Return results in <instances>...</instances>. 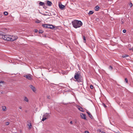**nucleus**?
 Wrapping results in <instances>:
<instances>
[{
  "label": "nucleus",
  "mask_w": 133,
  "mask_h": 133,
  "mask_svg": "<svg viewBox=\"0 0 133 133\" xmlns=\"http://www.w3.org/2000/svg\"><path fill=\"white\" fill-rule=\"evenodd\" d=\"M19 108L20 109H22V107H19Z\"/></svg>",
  "instance_id": "nucleus-38"
},
{
  "label": "nucleus",
  "mask_w": 133,
  "mask_h": 133,
  "mask_svg": "<svg viewBox=\"0 0 133 133\" xmlns=\"http://www.w3.org/2000/svg\"><path fill=\"white\" fill-rule=\"evenodd\" d=\"M74 77L76 80L75 81H77L78 82H82L83 81V77L81 76V73L79 71L75 73Z\"/></svg>",
  "instance_id": "nucleus-1"
},
{
  "label": "nucleus",
  "mask_w": 133,
  "mask_h": 133,
  "mask_svg": "<svg viewBox=\"0 0 133 133\" xmlns=\"http://www.w3.org/2000/svg\"><path fill=\"white\" fill-rule=\"evenodd\" d=\"M125 82L126 83H128V79H127V78H125Z\"/></svg>",
  "instance_id": "nucleus-29"
},
{
  "label": "nucleus",
  "mask_w": 133,
  "mask_h": 133,
  "mask_svg": "<svg viewBox=\"0 0 133 133\" xmlns=\"http://www.w3.org/2000/svg\"><path fill=\"white\" fill-rule=\"evenodd\" d=\"M123 23V22H122V24Z\"/></svg>",
  "instance_id": "nucleus-43"
},
{
  "label": "nucleus",
  "mask_w": 133,
  "mask_h": 133,
  "mask_svg": "<svg viewBox=\"0 0 133 133\" xmlns=\"http://www.w3.org/2000/svg\"><path fill=\"white\" fill-rule=\"evenodd\" d=\"M54 28V26L52 25H48V28L50 29H53Z\"/></svg>",
  "instance_id": "nucleus-10"
},
{
  "label": "nucleus",
  "mask_w": 133,
  "mask_h": 133,
  "mask_svg": "<svg viewBox=\"0 0 133 133\" xmlns=\"http://www.w3.org/2000/svg\"><path fill=\"white\" fill-rule=\"evenodd\" d=\"M29 87L35 93L36 92V88L34 86L32 85H30Z\"/></svg>",
  "instance_id": "nucleus-5"
},
{
  "label": "nucleus",
  "mask_w": 133,
  "mask_h": 133,
  "mask_svg": "<svg viewBox=\"0 0 133 133\" xmlns=\"http://www.w3.org/2000/svg\"><path fill=\"white\" fill-rule=\"evenodd\" d=\"M24 101L26 102H28L29 101V100L26 96H24Z\"/></svg>",
  "instance_id": "nucleus-12"
},
{
  "label": "nucleus",
  "mask_w": 133,
  "mask_h": 133,
  "mask_svg": "<svg viewBox=\"0 0 133 133\" xmlns=\"http://www.w3.org/2000/svg\"><path fill=\"white\" fill-rule=\"evenodd\" d=\"M122 57L123 58H125L126 57H129V56L128 55H125L122 56Z\"/></svg>",
  "instance_id": "nucleus-19"
},
{
  "label": "nucleus",
  "mask_w": 133,
  "mask_h": 133,
  "mask_svg": "<svg viewBox=\"0 0 133 133\" xmlns=\"http://www.w3.org/2000/svg\"><path fill=\"white\" fill-rule=\"evenodd\" d=\"M28 126L29 127V128H31V123H30V124L28 125Z\"/></svg>",
  "instance_id": "nucleus-25"
},
{
  "label": "nucleus",
  "mask_w": 133,
  "mask_h": 133,
  "mask_svg": "<svg viewBox=\"0 0 133 133\" xmlns=\"http://www.w3.org/2000/svg\"><path fill=\"white\" fill-rule=\"evenodd\" d=\"M42 14L43 15H46Z\"/></svg>",
  "instance_id": "nucleus-41"
},
{
  "label": "nucleus",
  "mask_w": 133,
  "mask_h": 133,
  "mask_svg": "<svg viewBox=\"0 0 133 133\" xmlns=\"http://www.w3.org/2000/svg\"><path fill=\"white\" fill-rule=\"evenodd\" d=\"M2 110L3 111H5L6 110V107L5 106H3L2 107Z\"/></svg>",
  "instance_id": "nucleus-18"
},
{
  "label": "nucleus",
  "mask_w": 133,
  "mask_h": 133,
  "mask_svg": "<svg viewBox=\"0 0 133 133\" xmlns=\"http://www.w3.org/2000/svg\"><path fill=\"white\" fill-rule=\"evenodd\" d=\"M32 75L30 74L26 75L24 76V77L28 79H31L32 78Z\"/></svg>",
  "instance_id": "nucleus-6"
},
{
  "label": "nucleus",
  "mask_w": 133,
  "mask_h": 133,
  "mask_svg": "<svg viewBox=\"0 0 133 133\" xmlns=\"http://www.w3.org/2000/svg\"><path fill=\"white\" fill-rule=\"evenodd\" d=\"M34 31L35 32H38V30L36 29H35L34 30Z\"/></svg>",
  "instance_id": "nucleus-33"
},
{
  "label": "nucleus",
  "mask_w": 133,
  "mask_h": 133,
  "mask_svg": "<svg viewBox=\"0 0 133 133\" xmlns=\"http://www.w3.org/2000/svg\"><path fill=\"white\" fill-rule=\"evenodd\" d=\"M87 112V114H88V115H89V114H90V112Z\"/></svg>",
  "instance_id": "nucleus-37"
},
{
  "label": "nucleus",
  "mask_w": 133,
  "mask_h": 133,
  "mask_svg": "<svg viewBox=\"0 0 133 133\" xmlns=\"http://www.w3.org/2000/svg\"><path fill=\"white\" fill-rule=\"evenodd\" d=\"M47 3L48 5L49 6H51L52 4L51 2L49 1H47Z\"/></svg>",
  "instance_id": "nucleus-9"
},
{
  "label": "nucleus",
  "mask_w": 133,
  "mask_h": 133,
  "mask_svg": "<svg viewBox=\"0 0 133 133\" xmlns=\"http://www.w3.org/2000/svg\"><path fill=\"white\" fill-rule=\"evenodd\" d=\"M132 4L131 3H130L129 4V5L130 6V7H131L132 6Z\"/></svg>",
  "instance_id": "nucleus-31"
},
{
  "label": "nucleus",
  "mask_w": 133,
  "mask_h": 133,
  "mask_svg": "<svg viewBox=\"0 0 133 133\" xmlns=\"http://www.w3.org/2000/svg\"><path fill=\"white\" fill-rule=\"evenodd\" d=\"M95 10L97 11L98 10L99 7L98 6H96L95 7Z\"/></svg>",
  "instance_id": "nucleus-16"
},
{
  "label": "nucleus",
  "mask_w": 133,
  "mask_h": 133,
  "mask_svg": "<svg viewBox=\"0 0 133 133\" xmlns=\"http://www.w3.org/2000/svg\"><path fill=\"white\" fill-rule=\"evenodd\" d=\"M50 115L49 113H46L44 114L43 116V118L42 119V121H44L49 117Z\"/></svg>",
  "instance_id": "nucleus-4"
},
{
  "label": "nucleus",
  "mask_w": 133,
  "mask_h": 133,
  "mask_svg": "<svg viewBox=\"0 0 133 133\" xmlns=\"http://www.w3.org/2000/svg\"><path fill=\"white\" fill-rule=\"evenodd\" d=\"M36 22L37 23H39L41 22V21L38 19H37L36 21Z\"/></svg>",
  "instance_id": "nucleus-20"
},
{
  "label": "nucleus",
  "mask_w": 133,
  "mask_h": 133,
  "mask_svg": "<svg viewBox=\"0 0 133 133\" xmlns=\"http://www.w3.org/2000/svg\"><path fill=\"white\" fill-rule=\"evenodd\" d=\"M80 116L82 118L85 119H86L85 115L84 114L81 113L80 114Z\"/></svg>",
  "instance_id": "nucleus-8"
},
{
  "label": "nucleus",
  "mask_w": 133,
  "mask_h": 133,
  "mask_svg": "<svg viewBox=\"0 0 133 133\" xmlns=\"http://www.w3.org/2000/svg\"><path fill=\"white\" fill-rule=\"evenodd\" d=\"M102 105H103V107H107V106L105 105V104L104 103H102Z\"/></svg>",
  "instance_id": "nucleus-30"
},
{
  "label": "nucleus",
  "mask_w": 133,
  "mask_h": 133,
  "mask_svg": "<svg viewBox=\"0 0 133 133\" xmlns=\"http://www.w3.org/2000/svg\"><path fill=\"white\" fill-rule=\"evenodd\" d=\"M44 5V3L43 2H40L39 3V5L40 6H43Z\"/></svg>",
  "instance_id": "nucleus-14"
},
{
  "label": "nucleus",
  "mask_w": 133,
  "mask_h": 133,
  "mask_svg": "<svg viewBox=\"0 0 133 133\" xmlns=\"http://www.w3.org/2000/svg\"><path fill=\"white\" fill-rule=\"evenodd\" d=\"M3 32L1 31H0V36H2L3 35Z\"/></svg>",
  "instance_id": "nucleus-27"
},
{
  "label": "nucleus",
  "mask_w": 133,
  "mask_h": 133,
  "mask_svg": "<svg viewBox=\"0 0 133 133\" xmlns=\"http://www.w3.org/2000/svg\"><path fill=\"white\" fill-rule=\"evenodd\" d=\"M59 8L62 10L65 7L64 5H63L61 3H59Z\"/></svg>",
  "instance_id": "nucleus-7"
},
{
  "label": "nucleus",
  "mask_w": 133,
  "mask_h": 133,
  "mask_svg": "<svg viewBox=\"0 0 133 133\" xmlns=\"http://www.w3.org/2000/svg\"><path fill=\"white\" fill-rule=\"evenodd\" d=\"M48 25L46 24H42V26L44 27L45 28H48Z\"/></svg>",
  "instance_id": "nucleus-11"
},
{
  "label": "nucleus",
  "mask_w": 133,
  "mask_h": 133,
  "mask_svg": "<svg viewBox=\"0 0 133 133\" xmlns=\"http://www.w3.org/2000/svg\"><path fill=\"white\" fill-rule=\"evenodd\" d=\"M126 30H125V29H124L123 30V32L124 33H125L126 32Z\"/></svg>",
  "instance_id": "nucleus-32"
},
{
  "label": "nucleus",
  "mask_w": 133,
  "mask_h": 133,
  "mask_svg": "<svg viewBox=\"0 0 133 133\" xmlns=\"http://www.w3.org/2000/svg\"><path fill=\"white\" fill-rule=\"evenodd\" d=\"M94 13V12L92 11H90L89 13L88 14L89 15L92 14Z\"/></svg>",
  "instance_id": "nucleus-17"
},
{
  "label": "nucleus",
  "mask_w": 133,
  "mask_h": 133,
  "mask_svg": "<svg viewBox=\"0 0 133 133\" xmlns=\"http://www.w3.org/2000/svg\"><path fill=\"white\" fill-rule=\"evenodd\" d=\"M4 14L5 15H7L8 14V13L7 12L5 11L4 12Z\"/></svg>",
  "instance_id": "nucleus-23"
},
{
  "label": "nucleus",
  "mask_w": 133,
  "mask_h": 133,
  "mask_svg": "<svg viewBox=\"0 0 133 133\" xmlns=\"http://www.w3.org/2000/svg\"><path fill=\"white\" fill-rule=\"evenodd\" d=\"M78 109L80 111L82 112H83L84 111L82 107H79L78 108Z\"/></svg>",
  "instance_id": "nucleus-15"
},
{
  "label": "nucleus",
  "mask_w": 133,
  "mask_h": 133,
  "mask_svg": "<svg viewBox=\"0 0 133 133\" xmlns=\"http://www.w3.org/2000/svg\"><path fill=\"white\" fill-rule=\"evenodd\" d=\"M89 117H90L91 118H93V117L92 115L91 114V113L90 114H89L88 115Z\"/></svg>",
  "instance_id": "nucleus-22"
},
{
  "label": "nucleus",
  "mask_w": 133,
  "mask_h": 133,
  "mask_svg": "<svg viewBox=\"0 0 133 133\" xmlns=\"http://www.w3.org/2000/svg\"><path fill=\"white\" fill-rule=\"evenodd\" d=\"M90 87L91 89H92L94 87L93 85L91 84L90 85Z\"/></svg>",
  "instance_id": "nucleus-26"
},
{
  "label": "nucleus",
  "mask_w": 133,
  "mask_h": 133,
  "mask_svg": "<svg viewBox=\"0 0 133 133\" xmlns=\"http://www.w3.org/2000/svg\"><path fill=\"white\" fill-rule=\"evenodd\" d=\"M132 51H133V48L132 49Z\"/></svg>",
  "instance_id": "nucleus-44"
},
{
  "label": "nucleus",
  "mask_w": 133,
  "mask_h": 133,
  "mask_svg": "<svg viewBox=\"0 0 133 133\" xmlns=\"http://www.w3.org/2000/svg\"><path fill=\"white\" fill-rule=\"evenodd\" d=\"M38 32L39 33H42L43 31H42L41 30H39L38 31Z\"/></svg>",
  "instance_id": "nucleus-24"
},
{
  "label": "nucleus",
  "mask_w": 133,
  "mask_h": 133,
  "mask_svg": "<svg viewBox=\"0 0 133 133\" xmlns=\"http://www.w3.org/2000/svg\"><path fill=\"white\" fill-rule=\"evenodd\" d=\"M9 123H10L9 122H6V125H8L9 124Z\"/></svg>",
  "instance_id": "nucleus-28"
},
{
  "label": "nucleus",
  "mask_w": 133,
  "mask_h": 133,
  "mask_svg": "<svg viewBox=\"0 0 133 133\" xmlns=\"http://www.w3.org/2000/svg\"><path fill=\"white\" fill-rule=\"evenodd\" d=\"M13 37L9 35H3L2 37L4 40L6 41H13L16 40L17 38V37H16L15 38H13Z\"/></svg>",
  "instance_id": "nucleus-3"
},
{
  "label": "nucleus",
  "mask_w": 133,
  "mask_h": 133,
  "mask_svg": "<svg viewBox=\"0 0 133 133\" xmlns=\"http://www.w3.org/2000/svg\"><path fill=\"white\" fill-rule=\"evenodd\" d=\"M85 133H89L88 131H85Z\"/></svg>",
  "instance_id": "nucleus-36"
},
{
  "label": "nucleus",
  "mask_w": 133,
  "mask_h": 133,
  "mask_svg": "<svg viewBox=\"0 0 133 133\" xmlns=\"http://www.w3.org/2000/svg\"><path fill=\"white\" fill-rule=\"evenodd\" d=\"M102 133H105V132H102Z\"/></svg>",
  "instance_id": "nucleus-42"
},
{
  "label": "nucleus",
  "mask_w": 133,
  "mask_h": 133,
  "mask_svg": "<svg viewBox=\"0 0 133 133\" xmlns=\"http://www.w3.org/2000/svg\"><path fill=\"white\" fill-rule=\"evenodd\" d=\"M72 25L75 28L81 27L83 24L81 21L77 20H75L72 22Z\"/></svg>",
  "instance_id": "nucleus-2"
},
{
  "label": "nucleus",
  "mask_w": 133,
  "mask_h": 133,
  "mask_svg": "<svg viewBox=\"0 0 133 133\" xmlns=\"http://www.w3.org/2000/svg\"><path fill=\"white\" fill-rule=\"evenodd\" d=\"M83 40H84V43H85L86 42V39H85V36H83Z\"/></svg>",
  "instance_id": "nucleus-21"
},
{
  "label": "nucleus",
  "mask_w": 133,
  "mask_h": 133,
  "mask_svg": "<svg viewBox=\"0 0 133 133\" xmlns=\"http://www.w3.org/2000/svg\"><path fill=\"white\" fill-rule=\"evenodd\" d=\"M70 123L71 124H72V121H71L70 122Z\"/></svg>",
  "instance_id": "nucleus-39"
},
{
  "label": "nucleus",
  "mask_w": 133,
  "mask_h": 133,
  "mask_svg": "<svg viewBox=\"0 0 133 133\" xmlns=\"http://www.w3.org/2000/svg\"><path fill=\"white\" fill-rule=\"evenodd\" d=\"M11 36V37H13V38H15V37H17V36Z\"/></svg>",
  "instance_id": "nucleus-35"
},
{
  "label": "nucleus",
  "mask_w": 133,
  "mask_h": 133,
  "mask_svg": "<svg viewBox=\"0 0 133 133\" xmlns=\"http://www.w3.org/2000/svg\"><path fill=\"white\" fill-rule=\"evenodd\" d=\"M1 92V94H3V92Z\"/></svg>",
  "instance_id": "nucleus-40"
},
{
  "label": "nucleus",
  "mask_w": 133,
  "mask_h": 133,
  "mask_svg": "<svg viewBox=\"0 0 133 133\" xmlns=\"http://www.w3.org/2000/svg\"><path fill=\"white\" fill-rule=\"evenodd\" d=\"M3 82L2 81H0V86H1V84L3 83Z\"/></svg>",
  "instance_id": "nucleus-34"
},
{
  "label": "nucleus",
  "mask_w": 133,
  "mask_h": 133,
  "mask_svg": "<svg viewBox=\"0 0 133 133\" xmlns=\"http://www.w3.org/2000/svg\"><path fill=\"white\" fill-rule=\"evenodd\" d=\"M108 69L110 71H111L112 70L113 67L111 66L110 65L108 68Z\"/></svg>",
  "instance_id": "nucleus-13"
}]
</instances>
